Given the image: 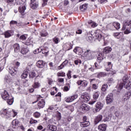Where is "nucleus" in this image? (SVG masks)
<instances>
[{"mask_svg": "<svg viewBox=\"0 0 131 131\" xmlns=\"http://www.w3.org/2000/svg\"><path fill=\"white\" fill-rule=\"evenodd\" d=\"M123 82L120 83L117 86V89L119 91H121L123 86L126 90H130L131 89V80H128L127 75H125L122 79Z\"/></svg>", "mask_w": 131, "mask_h": 131, "instance_id": "1", "label": "nucleus"}, {"mask_svg": "<svg viewBox=\"0 0 131 131\" xmlns=\"http://www.w3.org/2000/svg\"><path fill=\"white\" fill-rule=\"evenodd\" d=\"M93 37L95 38V39H98L99 41H100L101 39H104V40H105L104 37L99 33V31H95L93 34H89L86 37V39L88 41H92L93 40Z\"/></svg>", "mask_w": 131, "mask_h": 131, "instance_id": "2", "label": "nucleus"}, {"mask_svg": "<svg viewBox=\"0 0 131 131\" xmlns=\"http://www.w3.org/2000/svg\"><path fill=\"white\" fill-rule=\"evenodd\" d=\"M1 97L3 100H7V102L9 105H12L13 103H14V97L11 96H10L9 93L6 90L2 93Z\"/></svg>", "mask_w": 131, "mask_h": 131, "instance_id": "3", "label": "nucleus"}, {"mask_svg": "<svg viewBox=\"0 0 131 131\" xmlns=\"http://www.w3.org/2000/svg\"><path fill=\"white\" fill-rule=\"evenodd\" d=\"M11 113L14 114V115L12 116L13 117H15V116H16L17 114V112H16L14 110H12V112H10L9 111H8V110L5 109L1 112V115L3 117H4V118L9 119L11 118V117H12V115H11Z\"/></svg>", "mask_w": 131, "mask_h": 131, "instance_id": "4", "label": "nucleus"}, {"mask_svg": "<svg viewBox=\"0 0 131 131\" xmlns=\"http://www.w3.org/2000/svg\"><path fill=\"white\" fill-rule=\"evenodd\" d=\"M82 120L83 122H80V126H81V127H87V126L90 125L91 123H90V121H86L88 120L87 116L83 117Z\"/></svg>", "mask_w": 131, "mask_h": 131, "instance_id": "5", "label": "nucleus"}, {"mask_svg": "<svg viewBox=\"0 0 131 131\" xmlns=\"http://www.w3.org/2000/svg\"><path fill=\"white\" fill-rule=\"evenodd\" d=\"M113 94L110 93L106 97V103L107 104H111L114 100Z\"/></svg>", "mask_w": 131, "mask_h": 131, "instance_id": "6", "label": "nucleus"}, {"mask_svg": "<svg viewBox=\"0 0 131 131\" xmlns=\"http://www.w3.org/2000/svg\"><path fill=\"white\" fill-rule=\"evenodd\" d=\"M80 109L81 111H83V112H86V111H90L91 107L89 105L83 103L80 106Z\"/></svg>", "mask_w": 131, "mask_h": 131, "instance_id": "7", "label": "nucleus"}, {"mask_svg": "<svg viewBox=\"0 0 131 131\" xmlns=\"http://www.w3.org/2000/svg\"><path fill=\"white\" fill-rule=\"evenodd\" d=\"M90 96L88 94H83L81 95V100L82 102H84L85 103H87L90 100Z\"/></svg>", "mask_w": 131, "mask_h": 131, "instance_id": "8", "label": "nucleus"}, {"mask_svg": "<svg viewBox=\"0 0 131 131\" xmlns=\"http://www.w3.org/2000/svg\"><path fill=\"white\" fill-rule=\"evenodd\" d=\"M93 54V51H91V50L88 49L84 53V56L86 57V58H88L89 60H91L92 59V55Z\"/></svg>", "mask_w": 131, "mask_h": 131, "instance_id": "9", "label": "nucleus"}, {"mask_svg": "<svg viewBox=\"0 0 131 131\" xmlns=\"http://www.w3.org/2000/svg\"><path fill=\"white\" fill-rule=\"evenodd\" d=\"M17 71H18V70L15 67L9 68V72L12 76H14L17 74Z\"/></svg>", "mask_w": 131, "mask_h": 131, "instance_id": "10", "label": "nucleus"}, {"mask_svg": "<svg viewBox=\"0 0 131 131\" xmlns=\"http://www.w3.org/2000/svg\"><path fill=\"white\" fill-rule=\"evenodd\" d=\"M46 65V62L43 60H40L36 62V66L38 68H43Z\"/></svg>", "mask_w": 131, "mask_h": 131, "instance_id": "11", "label": "nucleus"}, {"mask_svg": "<svg viewBox=\"0 0 131 131\" xmlns=\"http://www.w3.org/2000/svg\"><path fill=\"white\" fill-rule=\"evenodd\" d=\"M13 34L14 31L12 30H8L4 33L5 37L6 38H9V37H11V36H12V35H13Z\"/></svg>", "mask_w": 131, "mask_h": 131, "instance_id": "12", "label": "nucleus"}, {"mask_svg": "<svg viewBox=\"0 0 131 131\" xmlns=\"http://www.w3.org/2000/svg\"><path fill=\"white\" fill-rule=\"evenodd\" d=\"M102 108H103V104H102L101 102H98L96 104V112H99V111H100Z\"/></svg>", "mask_w": 131, "mask_h": 131, "instance_id": "13", "label": "nucleus"}, {"mask_svg": "<svg viewBox=\"0 0 131 131\" xmlns=\"http://www.w3.org/2000/svg\"><path fill=\"white\" fill-rule=\"evenodd\" d=\"M5 82H6V83H8V84L10 85L13 83V79H12V78H11V77L6 76L5 78Z\"/></svg>", "mask_w": 131, "mask_h": 131, "instance_id": "14", "label": "nucleus"}, {"mask_svg": "<svg viewBox=\"0 0 131 131\" xmlns=\"http://www.w3.org/2000/svg\"><path fill=\"white\" fill-rule=\"evenodd\" d=\"M77 83L78 85H81V86H86L88 85V81L85 80H78Z\"/></svg>", "mask_w": 131, "mask_h": 131, "instance_id": "15", "label": "nucleus"}, {"mask_svg": "<svg viewBox=\"0 0 131 131\" xmlns=\"http://www.w3.org/2000/svg\"><path fill=\"white\" fill-rule=\"evenodd\" d=\"M103 119V116L102 115H98L95 118L94 123L95 124H98L100 121Z\"/></svg>", "mask_w": 131, "mask_h": 131, "instance_id": "16", "label": "nucleus"}, {"mask_svg": "<svg viewBox=\"0 0 131 131\" xmlns=\"http://www.w3.org/2000/svg\"><path fill=\"white\" fill-rule=\"evenodd\" d=\"M98 129L100 131H105L107 129V125L105 124H100L98 126Z\"/></svg>", "mask_w": 131, "mask_h": 131, "instance_id": "17", "label": "nucleus"}, {"mask_svg": "<svg viewBox=\"0 0 131 131\" xmlns=\"http://www.w3.org/2000/svg\"><path fill=\"white\" fill-rule=\"evenodd\" d=\"M112 51V48L109 46L106 47L103 49V51L102 53L103 54H109V53H111Z\"/></svg>", "mask_w": 131, "mask_h": 131, "instance_id": "18", "label": "nucleus"}, {"mask_svg": "<svg viewBox=\"0 0 131 131\" xmlns=\"http://www.w3.org/2000/svg\"><path fill=\"white\" fill-rule=\"evenodd\" d=\"M106 116L107 117H106L104 119H103V121L104 122H106V121H109L110 120V119H111V112H107L106 113Z\"/></svg>", "mask_w": 131, "mask_h": 131, "instance_id": "19", "label": "nucleus"}, {"mask_svg": "<svg viewBox=\"0 0 131 131\" xmlns=\"http://www.w3.org/2000/svg\"><path fill=\"white\" fill-rule=\"evenodd\" d=\"M126 26L131 27V20H127V21L125 22L122 28V30H125V29H126Z\"/></svg>", "mask_w": 131, "mask_h": 131, "instance_id": "20", "label": "nucleus"}, {"mask_svg": "<svg viewBox=\"0 0 131 131\" xmlns=\"http://www.w3.org/2000/svg\"><path fill=\"white\" fill-rule=\"evenodd\" d=\"M46 102H45V99H42L38 103V107L39 109H41V108H43L45 107V104Z\"/></svg>", "mask_w": 131, "mask_h": 131, "instance_id": "21", "label": "nucleus"}, {"mask_svg": "<svg viewBox=\"0 0 131 131\" xmlns=\"http://www.w3.org/2000/svg\"><path fill=\"white\" fill-rule=\"evenodd\" d=\"M25 10H26L25 6H20L18 8V11L21 15H25Z\"/></svg>", "mask_w": 131, "mask_h": 131, "instance_id": "22", "label": "nucleus"}, {"mask_svg": "<svg viewBox=\"0 0 131 131\" xmlns=\"http://www.w3.org/2000/svg\"><path fill=\"white\" fill-rule=\"evenodd\" d=\"M105 59V56L104 55V52H101L98 54V56L97 57V60L98 61H102V60H104Z\"/></svg>", "mask_w": 131, "mask_h": 131, "instance_id": "23", "label": "nucleus"}, {"mask_svg": "<svg viewBox=\"0 0 131 131\" xmlns=\"http://www.w3.org/2000/svg\"><path fill=\"white\" fill-rule=\"evenodd\" d=\"M130 96H131V91H129L126 92L124 97V101H126V100H128V99L130 98Z\"/></svg>", "mask_w": 131, "mask_h": 131, "instance_id": "24", "label": "nucleus"}, {"mask_svg": "<svg viewBox=\"0 0 131 131\" xmlns=\"http://www.w3.org/2000/svg\"><path fill=\"white\" fill-rule=\"evenodd\" d=\"M19 124V121L18 120H13L12 122V127L13 128H16L18 125Z\"/></svg>", "mask_w": 131, "mask_h": 131, "instance_id": "25", "label": "nucleus"}, {"mask_svg": "<svg viewBox=\"0 0 131 131\" xmlns=\"http://www.w3.org/2000/svg\"><path fill=\"white\" fill-rule=\"evenodd\" d=\"M13 48L14 49V52L15 53H18L20 51V45L18 43H15L13 45Z\"/></svg>", "mask_w": 131, "mask_h": 131, "instance_id": "26", "label": "nucleus"}, {"mask_svg": "<svg viewBox=\"0 0 131 131\" xmlns=\"http://www.w3.org/2000/svg\"><path fill=\"white\" fill-rule=\"evenodd\" d=\"M88 9V4H83L82 6H80V10L82 12H85Z\"/></svg>", "mask_w": 131, "mask_h": 131, "instance_id": "27", "label": "nucleus"}, {"mask_svg": "<svg viewBox=\"0 0 131 131\" xmlns=\"http://www.w3.org/2000/svg\"><path fill=\"white\" fill-rule=\"evenodd\" d=\"M48 127L50 130L56 131L57 130V126L54 125H48Z\"/></svg>", "mask_w": 131, "mask_h": 131, "instance_id": "28", "label": "nucleus"}, {"mask_svg": "<svg viewBox=\"0 0 131 131\" xmlns=\"http://www.w3.org/2000/svg\"><path fill=\"white\" fill-rule=\"evenodd\" d=\"M30 7L33 10H35V9L38 7V3H35L34 2L31 3Z\"/></svg>", "mask_w": 131, "mask_h": 131, "instance_id": "29", "label": "nucleus"}, {"mask_svg": "<svg viewBox=\"0 0 131 131\" xmlns=\"http://www.w3.org/2000/svg\"><path fill=\"white\" fill-rule=\"evenodd\" d=\"M113 26L116 28V29L118 30L120 29V24L118 22H114L113 23Z\"/></svg>", "mask_w": 131, "mask_h": 131, "instance_id": "30", "label": "nucleus"}, {"mask_svg": "<svg viewBox=\"0 0 131 131\" xmlns=\"http://www.w3.org/2000/svg\"><path fill=\"white\" fill-rule=\"evenodd\" d=\"M88 24H90L93 28H95V27H97L98 26V24L93 21L92 20L88 21Z\"/></svg>", "mask_w": 131, "mask_h": 131, "instance_id": "31", "label": "nucleus"}, {"mask_svg": "<svg viewBox=\"0 0 131 131\" xmlns=\"http://www.w3.org/2000/svg\"><path fill=\"white\" fill-rule=\"evenodd\" d=\"M100 96V92H96L93 94V97L94 100H97Z\"/></svg>", "mask_w": 131, "mask_h": 131, "instance_id": "32", "label": "nucleus"}, {"mask_svg": "<svg viewBox=\"0 0 131 131\" xmlns=\"http://www.w3.org/2000/svg\"><path fill=\"white\" fill-rule=\"evenodd\" d=\"M106 75L107 74H106V73L100 72L97 74V77L98 78H101V77H105V76H106Z\"/></svg>", "mask_w": 131, "mask_h": 131, "instance_id": "33", "label": "nucleus"}, {"mask_svg": "<svg viewBox=\"0 0 131 131\" xmlns=\"http://www.w3.org/2000/svg\"><path fill=\"white\" fill-rule=\"evenodd\" d=\"M17 5H24L26 3V0H15Z\"/></svg>", "mask_w": 131, "mask_h": 131, "instance_id": "34", "label": "nucleus"}, {"mask_svg": "<svg viewBox=\"0 0 131 131\" xmlns=\"http://www.w3.org/2000/svg\"><path fill=\"white\" fill-rule=\"evenodd\" d=\"M108 88V85L107 84H104L102 85L101 90L102 92H106L107 91V89Z\"/></svg>", "mask_w": 131, "mask_h": 131, "instance_id": "35", "label": "nucleus"}, {"mask_svg": "<svg viewBox=\"0 0 131 131\" xmlns=\"http://www.w3.org/2000/svg\"><path fill=\"white\" fill-rule=\"evenodd\" d=\"M130 28L131 27L126 26V30L124 32V34H128L130 33Z\"/></svg>", "mask_w": 131, "mask_h": 131, "instance_id": "36", "label": "nucleus"}, {"mask_svg": "<svg viewBox=\"0 0 131 131\" xmlns=\"http://www.w3.org/2000/svg\"><path fill=\"white\" fill-rule=\"evenodd\" d=\"M41 52H42V54L47 55V54H49V52H50V50L48 48H45L44 49L42 50Z\"/></svg>", "mask_w": 131, "mask_h": 131, "instance_id": "37", "label": "nucleus"}, {"mask_svg": "<svg viewBox=\"0 0 131 131\" xmlns=\"http://www.w3.org/2000/svg\"><path fill=\"white\" fill-rule=\"evenodd\" d=\"M39 86H40V84L38 82L35 81L33 85L34 89H38Z\"/></svg>", "mask_w": 131, "mask_h": 131, "instance_id": "38", "label": "nucleus"}, {"mask_svg": "<svg viewBox=\"0 0 131 131\" xmlns=\"http://www.w3.org/2000/svg\"><path fill=\"white\" fill-rule=\"evenodd\" d=\"M20 53L23 55H26L28 53V49L26 48H23L20 51Z\"/></svg>", "mask_w": 131, "mask_h": 131, "instance_id": "39", "label": "nucleus"}, {"mask_svg": "<svg viewBox=\"0 0 131 131\" xmlns=\"http://www.w3.org/2000/svg\"><path fill=\"white\" fill-rule=\"evenodd\" d=\"M27 76H28V74L27 72H25L22 74V75L21 76V78L24 79H25V78H26L27 77Z\"/></svg>", "mask_w": 131, "mask_h": 131, "instance_id": "40", "label": "nucleus"}, {"mask_svg": "<svg viewBox=\"0 0 131 131\" xmlns=\"http://www.w3.org/2000/svg\"><path fill=\"white\" fill-rule=\"evenodd\" d=\"M29 76L30 78H34L36 76V74L34 72H32L29 74Z\"/></svg>", "mask_w": 131, "mask_h": 131, "instance_id": "41", "label": "nucleus"}, {"mask_svg": "<svg viewBox=\"0 0 131 131\" xmlns=\"http://www.w3.org/2000/svg\"><path fill=\"white\" fill-rule=\"evenodd\" d=\"M73 99L72 98V96L69 97V98H67L66 99V102H67V103H70L71 102H73Z\"/></svg>", "mask_w": 131, "mask_h": 131, "instance_id": "42", "label": "nucleus"}, {"mask_svg": "<svg viewBox=\"0 0 131 131\" xmlns=\"http://www.w3.org/2000/svg\"><path fill=\"white\" fill-rule=\"evenodd\" d=\"M53 41L54 42H55V43L57 44L59 43L60 39H59V38L55 37L53 39Z\"/></svg>", "mask_w": 131, "mask_h": 131, "instance_id": "43", "label": "nucleus"}, {"mask_svg": "<svg viewBox=\"0 0 131 131\" xmlns=\"http://www.w3.org/2000/svg\"><path fill=\"white\" fill-rule=\"evenodd\" d=\"M68 86H69V88H70V84L67 83V86H65L64 87V91L65 92H68V91H69V88H68Z\"/></svg>", "mask_w": 131, "mask_h": 131, "instance_id": "44", "label": "nucleus"}, {"mask_svg": "<svg viewBox=\"0 0 131 131\" xmlns=\"http://www.w3.org/2000/svg\"><path fill=\"white\" fill-rule=\"evenodd\" d=\"M27 38V36H26L25 35H23L19 37V39H20V40H26Z\"/></svg>", "mask_w": 131, "mask_h": 131, "instance_id": "45", "label": "nucleus"}, {"mask_svg": "<svg viewBox=\"0 0 131 131\" xmlns=\"http://www.w3.org/2000/svg\"><path fill=\"white\" fill-rule=\"evenodd\" d=\"M57 76H58V77L61 76V77H64V76H66V75H65V73H64V72L58 73L57 74Z\"/></svg>", "mask_w": 131, "mask_h": 131, "instance_id": "46", "label": "nucleus"}, {"mask_svg": "<svg viewBox=\"0 0 131 131\" xmlns=\"http://www.w3.org/2000/svg\"><path fill=\"white\" fill-rule=\"evenodd\" d=\"M34 117H36V118H38V117H40V113H39L37 112H36L34 114Z\"/></svg>", "mask_w": 131, "mask_h": 131, "instance_id": "47", "label": "nucleus"}, {"mask_svg": "<svg viewBox=\"0 0 131 131\" xmlns=\"http://www.w3.org/2000/svg\"><path fill=\"white\" fill-rule=\"evenodd\" d=\"M108 83H114V79L112 78L108 79Z\"/></svg>", "mask_w": 131, "mask_h": 131, "instance_id": "48", "label": "nucleus"}, {"mask_svg": "<svg viewBox=\"0 0 131 131\" xmlns=\"http://www.w3.org/2000/svg\"><path fill=\"white\" fill-rule=\"evenodd\" d=\"M40 35L41 36H42V37L47 36V35H48V32L46 31L40 33Z\"/></svg>", "mask_w": 131, "mask_h": 131, "instance_id": "49", "label": "nucleus"}, {"mask_svg": "<svg viewBox=\"0 0 131 131\" xmlns=\"http://www.w3.org/2000/svg\"><path fill=\"white\" fill-rule=\"evenodd\" d=\"M37 123V121L35 120H33V119H31L30 121V124H33V123Z\"/></svg>", "mask_w": 131, "mask_h": 131, "instance_id": "50", "label": "nucleus"}, {"mask_svg": "<svg viewBox=\"0 0 131 131\" xmlns=\"http://www.w3.org/2000/svg\"><path fill=\"white\" fill-rule=\"evenodd\" d=\"M74 63L75 65H78V63L79 64H81V60L78 59V60H76L74 61Z\"/></svg>", "mask_w": 131, "mask_h": 131, "instance_id": "51", "label": "nucleus"}, {"mask_svg": "<svg viewBox=\"0 0 131 131\" xmlns=\"http://www.w3.org/2000/svg\"><path fill=\"white\" fill-rule=\"evenodd\" d=\"M76 33L77 34H81V33H82V30L78 29L76 30Z\"/></svg>", "mask_w": 131, "mask_h": 131, "instance_id": "52", "label": "nucleus"}, {"mask_svg": "<svg viewBox=\"0 0 131 131\" xmlns=\"http://www.w3.org/2000/svg\"><path fill=\"white\" fill-rule=\"evenodd\" d=\"M72 99H73V100L74 101V100H76V99H77V98H78V95L77 94H75L73 96H71Z\"/></svg>", "mask_w": 131, "mask_h": 131, "instance_id": "53", "label": "nucleus"}, {"mask_svg": "<svg viewBox=\"0 0 131 131\" xmlns=\"http://www.w3.org/2000/svg\"><path fill=\"white\" fill-rule=\"evenodd\" d=\"M10 25H14L15 24H18V22L15 20H11L10 23Z\"/></svg>", "mask_w": 131, "mask_h": 131, "instance_id": "54", "label": "nucleus"}, {"mask_svg": "<svg viewBox=\"0 0 131 131\" xmlns=\"http://www.w3.org/2000/svg\"><path fill=\"white\" fill-rule=\"evenodd\" d=\"M48 5V0H43V4H42V7L47 6Z\"/></svg>", "mask_w": 131, "mask_h": 131, "instance_id": "55", "label": "nucleus"}, {"mask_svg": "<svg viewBox=\"0 0 131 131\" xmlns=\"http://www.w3.org/2000/svg\"><path fill=\"white\" fill-rule=\"evenodd\" d=\"M69 63L68 60H66L64 61H63L62 63L63 64V66H66L67 64Z\"/></svg>", "mask_w": 131, "mask_h": 131, "instance_id": "56", "label": "nucleus"}, {"mask_svg": "<svg viewBox=\"0 0 131 131\" xmlns=\"http://www.w3.org/2000/svg\"><path fill=\"white\" fill-rule=\"evenodd\" d=\"M65 67L64 66V65L61 63V64L60 66H59V67H58V69H63V68H64Z\"/></svg>", "mask_w": 131, "mask_h": 131, "instance_id": "57", "label": "nucleus"}, {"mask_svg": "<svg viewBox=\"0 0 131 131\" xmlns=\"http://www.w3.org/2000/svg\"><path fill=\"white\" fill-rule=\"evenodd\" d=\"M70 73H71V71H69V73L67 74V76L69 79H70V78H71V74Z\"/></svg>", "mask_w": 131, "mask_h": 131, "instance_id": "58", "label": "nucleus"}, {"mask_svg": "<svg viewBox=\"0 0 131 131\" xmlns=\"http://www.w3.org/2000/svg\"><path fill=\"white\" fill-rule=\"evenodd\" d=\"M58 82H64V79L59 78L58 79Z\"/></svg>", "mask_w": 131, "mask_h": 131, "instance_id": "59", "label": "nucleus"}, {"mask_svg": "<svg viewBox=\"0 0 131 131\" xmlns=\"http://www.w3.org/2000/svg\"><path fill=\"white\" fill-rule=\"evenodd\" d=\"M69 4V1L68 0H64V6H67Z\"/></svg>", "mask_w": 131, "mask_h": 131, "instance_id": "60", "label": "nucleus"}, {"mask_svg": "<svg viewBox=\"0 0 131 131\" xmlns=\"http://www.w3.org/2000/svg\"><path fill=\"white\" fill-rule=\"evenodd\" d=\"M95 103H96V100H93L89 102V104L90 105H94V104H95Z\"/></svg>", "mask_w": 131, "mask_h": 131, "instance_id": "61", "label": "nucleus"}, {"mask_svg": "<svg viewBox=\"0 0 131 131\" xmlns=\"http://www.w3.org/2000/svg\"><path fill=\"white\" fill-rule=\"evenodd\" d=\"M7 3H8V4H13L14 0H7Z\"/></svg>", "mask_w": 131, "mask_h": 131, "instance_id": "62", "label": "nucleus"}, {"mask_svg": "<svg viewBox=\"0 0 131 131\" xmlns=\"http://www.w3.org/2000/svg\"><path fill=\"white\" fill-rule=\"evenodd\" d=\"M78 49H79V47H76V48L74 49V53H76L77 52H78Z\"/></svg>", "mask_w": 131, "mask_h": 131, "instance_id": "63", "label": "nucleus"}, {"mask_svg": "<svg viewBox=\"0 0 131 131\" xmlns=\"http://www.w3.org/2000/svg\"><path fill=\"white\" fill-rule=\"evenodd\" d=\"M126 131H131V126H129L127 127Z\"/></svg>", "mask_w": 131, "mask_h": 131, "instance_id": "64", "label": "nucleus"}]
</instances>
